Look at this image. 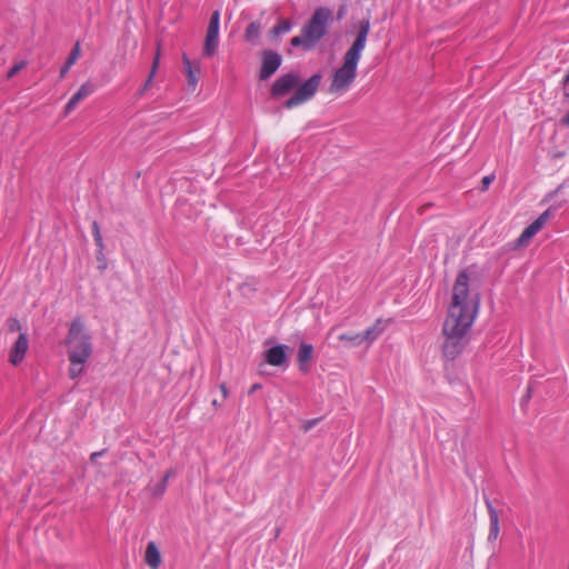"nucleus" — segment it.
<instances>
[{
    "instance_id": "f257e3e1",
    "label": "nucleus",
    "mask_w": 569,
    "mask_h": 569,
    "mask_svg": "<svg viewBox=\"0 0 569 569\" xmlns=\"http://www.w3.org/2000/svg\"><path fill=\"white\" fill-rule=\"evenodd\" d=\"M322 74L317 72L309 79L301 82L298 71H290L281 74L270 87V98L280 100L295 90L293 94L282 103V108L292 109L311 100L318 91Z\"/></svg>"
},
{
    "instance_id": "f03ea898",
    "label": "nucleus",
    "mask_w": 569,
    "mask_h": 569,
    "mask_svg": "<svg viewBox=\"0 0 569 569\" xmlns=\"http://www.w3.org/2000/svg\"><path fill=\"white\" fill-rule=\"evenodd\" d=\"M469 281L466 271L457 276L447 318L472 325L479 310L480 299L477 292L470 290Z\"/></svg>"
},
{
    "instance_id": "7ed1b4c3",
    "label": "nucleus",
    "mask_w": 569,
    "mask_h": 569,
    "mask_svg": "<svg viewBox=\"0 0 569 569\" xmlns=\"http://www.w3.org/2000/svg\"><path fill=\"white\" fill-rule=\"evenodd\" d=\"M369 29V20L362 19L359 23V31L356 39L345 54L342 66L333 73L332 82L330 84L331 92L346 91L356 79L357 66L361 57V51L366 46Z\"/></svg>"
},
{
    "instance_id": "20e7f679",
    "label": "nucleus",
    "mask_w": 569,
    "mask_h": 569,
    "mask_svg": "<svg viewBox=\"0 0 569 569\" xmlns=\"http://www.w3.org/2000/svg\"><path fill=\"white\" fill-rule=\"evenodd\" d=\"M68 359L73 362L87 361L92 355V337L87 330L81 317H76L66 338Z\"/></svg>"
},
{
    "instance_id": "39448f33",
    "label": "nucleus",
    "mask_w": 569,
    "mask_h": 569,
    "mask_svg": "<svg viewBox=\"0 0 569 569\" xmlns=\"http://www.w3.org/2000/svg\"><path fill=\"white\" fill-rule=\"evenodd\" d=\"M471 325L446 318L442 333L445 337L442 350L448 359L457 358L465 348V338Z\"/></svg>"
},
{
    "instance_id": "423d86ee",
    "label": "nucleus",
    "mask_w": 569,
    "mask_h": 569,
    "mask_svg": "<svg viewBox=\"0 0 569 569\" xmlns=\"http://www.w3.org/2000/svg\"><path fill=\"white\" fill-rule=\"evenodd\" d=\"M332 20V11L327 7H319L302 27V33L316 46L328 32V24Z\"/></svg>"
},
{
    "instance_id": "0eeeda50",
    "label": "nucleus",
    "mask_w": 569,
    "mask_h": 569,
    "mask_svg": "<svg viewBox=\"0 0 569 569\" xmlns=\"http://www.w3.org/2000/svg\"><path fill=\"white\" fill-rule=\"evenodd\" d=\"M261 64L259 69V80L270 79L281 67L282 57L277 51L264 49L261 51Z\"/></svg>"
},
{
    "instance_id": "6e6552de",
    "label": "nucleus",
    "mask_w": 569,
    "mask_h": 569,
    "mask_svg": "<svg viewBox=\"0 0 569 569\" xmlns=\"http://www.w3.org/2000/svg\"><path fill=\"white\" fill-rule=\"evenodd\" d=\"M292 351L287 345H276L263 351L264 361L273 367H288L289 355Z\"/></svg>"
},
{
    "instance_id": "1a4fd4ad",
    "label": "nucleus",
    "mask_w": 569,
    "mask_h": 569,
    "mask_svg": "<svg viewBox=\"0 0 569 569\" xmlns=\"http://www.w3.org/2000/svg\"><path fill=\"white\" fill-rule=\"evenodd\" d=\"M550 218V211H543L532 223H530L517 239L518 247H526L530 240L545 227Z\"/></svg>"
},
{
    "instance_id": "9d476101",
    "label": "nucleus",
    "mask_w": 569,
    "mask_h": 569,
    "mask_svg": "<svg viewBox=\"0 0 569 569\" xmlns=\"http://www.w3.org/2000/svg\"><path fill=\"white\" fill-rule=\"evenodd\" d=\"M28 349H29L28 335L24 332H21L19 335L18 339L16 340V342L13 343V346L11 347L10 352H9V361L11 362V365H13V366L20 365L23 361Z\"/></svg>"
},
{
    "instance_id": "9b49d317",
    "label": "nucleus",
    "mask_w": 569,
    "mask_h": 569,
    "mask_svg": "<svg viewBox=\"0 0 569 569\" xmlns=\"http://www.w3.org/2000/svg\"><path fill=\"white\" fill-rule=\"evenodd\" d=\"M96 90V86L91 81H87L80 86L76 93L69 99L67 104L64 106V114L71 113L77 104L81 102L83 99L92 94Z\"/></svg>"
},
{
    "instance_id": "f8f14e48",
    "label": "nucleus",
    "mask_w": 569,
    "mask_h": 569,
    "mask_svg": "<svg viewBox=\"0 0 569 569\" xmlns=\"http://www.w3.org/2000/svg\"><path fill=\"white\" fill-rule=\"evenodd\" d=\"M486 507L489 515V533H488V541L493 542L498 539L499 532H500V526H499V513L497 509L492 506L491 501L489 499L485 500Z\"/></svg>"
},
{
    "instance_id": "ddd939ff",
    "label": "nucleus",
    "mask_w": 569,
    "mask_h": 569,
    "mask_svg": "<svg viewBox=\"0 0 569 569\" xmlns=\"http://www.w3.org/2000/svg\"><path fill=\"white\" fill-rule=\"evenodd\" d=\"M313 356V346L309 342L301 341L298 349L299 370L303 373L309 371V362Z\"/></svg>"
},
{
    "instance_id": "4468645a",
    "label": "nucleus",
    "mask_w": 569,
    "mask_h": 569,
    "mask_svg": "<svg viewBox=\"0 0 569 569\" xmlns=\"http://www.w3.org/2000/svg\"><path fill=\"white\" fill-rule=\"evenodd\" d=\"M182 63L183 71L187 76L188 84L189 87L194 89L198 83V73L200 72V66L193 64L192 61L187 56V53L182 54Z\"/></svg>"
},
{
    "instance_id": "2eb2a0df",
    "label": "nucleus",
    "mask_w": 569,
    "mask_h": 569,
    "mask_svg": "<svg viewBox=\"0 0 569 569\" xmlns=\"http://www.w3.org/2000/svg\"><path fill=\"white\" fill-rule=\"evenodd\" d=\"M144 560L151 569H158L161 563L160 551L153 541L147 545Z\"/></svg>"
},
{
    "instance_id": "dca6fc26",
    "label": "nucleus",
    "mask_w": 569,
    "mask_h": 569,
    "mask_svg": "<svg viewBox=\"0 0 569 569\" xmlns=\"http://www.w3.org/2000/svg\"><path fill=\"white\" fill-rule=\"evenodd\" d=\"M260 31H261V23L259 21L250 22L244 31V40L252 46L258 44L259 38H260Z\"/></svg>"
},
{
    "instance_id": "f3484780",
    "label": "nucleus",
    "mask_w": 569,
    "mask_h": 569,
    "mask_svg": "<svg viewBox=\"0 0 569 569\" xmlns=\"http://www.w3.org/2000/svg\"><path fill=\"white\" fill-rule=\"evenodd\" d=\"M388 322H389V320L378 319L373 326L369 327L368 329H366L363 331L365 332L363 337L367 338L368 342L375 341L381 335V332L386 329V326Z\"/></svg>"
},
{
    "instance_id": "a211bd4d",
    "label": "nucleus",
    "mask_w": 569,
    "mask_h": 569,
    "mask_svg": "<svg viewBox=\"0 0 569 569\" xmlns=\"http://www.w3.org/2000/svg\"><path fill=\"white\" fill-rule=\"evenodd\" d=\"M92 236H93V239H94V243L98 247L97 260L98 261H104V254H103L104 244H103V239H102L100 226H99V223L97 221L92 222Z\"/></svg>"
},
{
    "instance_id": "6ab92c4d",
    "label": "nucleus",
    "mask_w": 569,
    "mask_h": 569,
    "mask_svg": "<svg viewBox=\"0 0 569 569\" xmlns=\"http://www.w3.org/2000/svg\"><path fill=\"white\" fill-rule=\"evenodd\" d=\"M291 28H292L291 21H289L287 19H279L277 24L270 29L269 36L271 39H276L280 34L289 32L291 30Z\"/></svg>"
},
{
    "instance_id": "aec40b11",
    "label": "nucleus",
    "mask_w": 569,
    "mask_h": 569,
    "mask_svg": "<svg viewBox=\"0 0 569 569\" xmlns=\"http://www.w3.org/2000/svg\"><path fill=\"white\" fill-rule=\"evenodd\" d=\"M79 54H80V44H79V42H77L74 44V47L72 48L71 52L69 53V57H68L67 61L64 62V64L60 69V78L61 79L66 77V74L68 73V71L71 68V66L78 59Z\"/></svg>"
},
{
    "instance_id": "412c9836",
    "label": "nucleus",
    "mask_w": 569,
    "mask_h": 569,
    "mask_svg": "<svg viewBox=\"0 0 569 569\" xmlns=\"http://www.w3.org/2000/svg\"><path fill=\"white\" fill-rule=\"evenodd\" d=\"M219 29H220V12H219V10H216L211 13L206 37L219 38Z\"/></svg>"
},
{
    "instance_id": "4be33fe9",
    "label": "nucleus",
    "mask_w": 569,
    "mask_h": 569,
    "mask_svg": "<svg viewBox=\"0 0 569 569\" xmlns=\"http://www.w3.org/2000/svg\"><path fill=\"white\" fill-rule=\"evenodd\" d=\"M365 332L361 333H341L339 340L347 342L350 347H358L362 342H368L367 338L363 337Z\"/></svg>"
},
{
    "instance_id": "5701e85b",
    "label": "nucleus",
    "mask_w": 569,
    "mask_h": 569,
    "mask_svg": "<svg viewBox=\"0 0 569 569\" xmlns=\"http://www.w3.org/2000/svg\"><path fill=\"white\" fill-rule=\"evenodd\" d=\"M219 44V38L216 37H206L204 46H203V56L212 57L216 54Z\"/></svg>"
},
{
    "instance_id": "b1692460",
    "label": "nucleus",
    "mask_w": 569,
    "mask_h": 569,
    "mask_svg": "<svg viewBox=\"0 0 569 569\" xmlns=\"http://www.w3.org/2000/svg\"><path fill=\"white\" fill-rule=\"evenodd\" d=\"M171 475L172 470H168L166 475L162 477V479L156 483V486L152 489L153 497H161L164 493L168 485V479L171 477Z\"/></svg>"
},
{
    "instance_id": "393cba45",
    "label": "nucleus",
    "mask_w": 569,
    "mask_h": 569,
    "mask_svg": "<svg viewBox=\"0 0 569 569\" xmlns=\"http://www.w3.org/2000/svg\"><path fill=\"white\" fill-rule=\"evenodd\" d=\"M290 44L295 48L303 47L306 50H310L315 47L313 42H309V38L301 32V36H297L290 39Z\"/></svg>"
},
{
    "instance_id": "a878e982",
    "label": "nucleus",
    "mask_w": 569,
    "mask_h": 569,
    "mask_svg": "<svg viewBox=\"0 0 569 569\" xmlns=\"http://www.w3.org/2000/svg\"><path fill=\"white\" fill-rule=\"evenodd\" d=\"M158 64H159V53L156 54L154 59H153V62H152V68H151V71H150V74L148 76L143 87L140 89V91L138 92L139 96H141L149 87L150 84L152 83V79L156 74V71H157V68H158Z\"/></svg>"
},
{
    "instance_id": "bb28decb",
    "label": "nucleus",
    "mask_w": 569,
    "mask_h": 569,
    "mask_svg": "<svg viewBox=\"0 0 569 569\" xmlns=\"http://www.w3.org/2000/svg\"><path fill=\"white\" fill-rule=\"evenodd\" d=\"M69 361H70L69 376L71 379H76L83 372V365L87 361L73 362L72 359H69Z\"/></svg>"
},
{
    "instance_id": "cd10ccee",
    "label": "nucleus",
    "mask_w": 569,
    "mask_h": 569,
    "mask_svg": "<svg viewBox=\"0 0 569 569\" xmlns=\"http://www.w3.org/2000/svg\"><path fill=\"white\" fill-rule=\"evenodd\" d=\"M26 64H27L26 61H20L18 63H16L14 66H12L7 73V78H9V79L13 78L26 67Z\"/></svg>"
},
{
    "instance_id": "c85d7f7f",
    "label": "nucleus",
    "mask_w": 569,
    "mask_h": 569,
    "mask_svg": "<svg viewBox=\"0 0 569 569\" xmlns=\"http://www.w3.org/2000/svg\"><path fill=\"white\" fill-rule=\"evenodd\" d=\"M7 323H8V329L11 332H16V331H20L21 330L20 321L17 318H14V317L9 318Z\"/></svg>"
},
{
    "instance_id": "c756f323",
    "label": "nucleus",
    "mask_w": 569,
    "mask_h": 569,
    "mask_svg": "<svg viewBox=\"0 0 569 569\" xmlns=\"http://www.w3.org/2000/svg\"><path fill=\"white\" fill-rule=\"evenodd\" d=\"M347 14V4L342 3L339 6L337 13H336V20L340 21L345 18Z\"/></svg>"
},
{
    "instance_id": "7c9ffc66",
    "label": "nucleus",
    "mask_w": 569,
    "mask_h": 569,
    "mask_svg": "<svg viewBox=\"0 0 569 569\" xmlns=\"http://www.w3.org/2000/svg\"><path fill=\"white\" fill-rule=\"evenodd\" d=\"M106 452H107V449H102L100 451L92 452L91 456H90V462L96 463L97 459H99L100 457L104 456Z\"/></svg>"
},
{
    "instance_id": "2f4dec72",
    "label": "nucleus",
    "mask_w": 569,
    "mask_h": 569,
    "mask_svg": "<svg viewBox=\"0 0 569 569\" xmlns=\"http://www.w3.org/2000/svg\"><path fill=\"white\" fill-rule=\"evenodd\" d=\"M493 181V176H486L482 178L483 190H487L490 183Z\"/></svg>"
},
{
    "instance_id": "473e14b6",
    "label": "nucleus",
    "mask_w": 569,
    "mask_h": 569,
    "mask_svg": "<svg viewBox=\"0 0 569 569\" xmlns=\"http://www.w3.org/2000/svg\"><path fill=\"white\" fill-rule=\"evenodd\" d=\"M317 422H318V419H311V420L306 421L305 430L306 431L310 430L313 426H316Z\"/></svg>"
},
{
    "instance_id": "72a5a7b5",
    "label": "nucleus",
    "mask_w": 569,
    "mask_h": 569,
    "mask_svg": "<svg viewBox=\"0 0 569 569\" xmlns=\"http://www.w3.org/2000/svg\"><path fill=\"white\" fill-rule=\"evenodd\" d=\"M261 388H262V386H261L260 383H253V385L250 387V389H249L248 393H249V395H252L253 392H256V391L260 390Z\"/></svg>"
},
{
    "instance_id": "f704fd0d",
    "label": "nucleus",
    "mask_w": 569,
    "mask_h": 569,
    "mask_svg": "<svg viewBox=\"0 0 569 569\" xmlns=\"http://www.w3.org/2000/svg\"><path fill=\"white\" fill-rule=\"evenodd\" d=\"M220 390L222 392L223 398L226 399L228 397V389H227L226 383L220 385Z\"/></svg>"
},
{
    "instance_id": "c9c22d12",
    "label": "nucleus",
    "mask_w": 569,
    "mask_h": 569,
    "mask_svg": "<svg viewBox=\"0 0 569 569\" xmlns=\"http://www.w3.org/2000/svg\"><path fill=\"white\" fill-rule=\"evenodd\" d=\"M562 123L569 126V112L562 118Z\"/></svg>"
}]
</instances>
